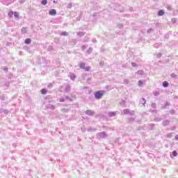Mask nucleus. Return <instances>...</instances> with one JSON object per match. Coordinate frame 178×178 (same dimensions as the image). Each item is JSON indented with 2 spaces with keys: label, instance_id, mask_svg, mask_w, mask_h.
I'll use <instances>...</instances> for the list:
<instances>
[{
  "label": "nucleus",
  "instance_id": "1",
  "mask_svg": "<svg viewBox=\"0 0 178 178\" xmlns=\"http://www.w3.org/2000/svg\"><path fill=\"white\" fill-rule=\"evenodd\" d=\"M104 96V90H99L95 93L96 99H100Z\"/></svg>",
  "mask_w": 178,
  "mask_h": 178
},
{
  "label": "nucleus",
  "instance_id": "2",
  "mask_svg": "<svg viewBox=\"0 0 178 178\" xmlns=\"http://www.w3.org/2000/svg\"><path fill=\"white\" fill-rule=\"evenodd\" d=\"M81 69H83L85 72H90V67H86V63H82L80 64Z\"/></svg>",
  "mask_w": 178,
  "mask_h": 178
},
{
  "label": "nucleus",
  "instance_id": "3",
  "mask_svg": "<svg viewBox=\"0 0 178 178\" xmlns=\"http://www.w3.org/2000/svg\"><path fill=\"white\" fill-rule=\"evenodd\" d=\"M49 15H50V16H55V15H56V10L55 9L50 10Z\"/></svg>",
  "mask_w": 178,
  "mask_h": 178
},
{
  "label": "nucleus",
  "instance_id": "4",
  "mask_svg": "<svg viewBox=\"0 0 178 178\" xmlns=\"http://www.w3.org/2000/svg\"><path fill=\"white\" fill-rule=\"evenodd\" d=\"M165 15V13L163 12V10L159 11V16H163Z\"/></svg>",
  "mask_w": 178,
  "mask_h": 178
},
{
  "label": "nucleus",
  "instance_id": "5",
  "mask_svg": "<svg viewBox=\"0 0 178 178\" xmlns=\"http://www.w3.org/2000/svg\"><path fill=\"white\" fill-rule=\"evenodd\" d=\"M40 92H41V94H42L43 95H45V94H47V89H42Z\"/></svg>",
  "mask_w": 178,
  "mask_h": 178
},
{
  "label": "nucleus",
  "instance_id": "6",
  "mask_svg": "<svg viewBox=\"0 0 178 178\" xmlns=\"http://www.w3.org/2000/svg\"><path fill=\"white\" fill-rule=\"evenodd\" d=\"M31 42V39L27 38L25 40V44H30Z\"/></svg>",
  "mask_w": 178,
  "mask_h": 178
},
{
  "label": "nucleus",
  "instance_id": "7",
  "mask_svg": "<svg viewBox=\"0 0 178 178\" xmlns=\"http://www.w3.org/2000/svg\"><path fill=\"white\" fill-rule=\"evenodd\" d=\"M13 15H14L13 11H9L8 12L9 17H13Z\"/></svg>",
  "mask_w": 178,
  "mask_h": 178
},
{
  "label": "nucleus",
  "instance_id": "8",
  "mask_svg": "<svg viewBox=\"0 0 178 178\" xmlns=\"http://www.w3.org/2000/svg\"><path fill=\"white\" fill-rule=\"evenodd\" d=\"M168 86H169V83H168V81H164L163 83V87H168Z\"/></svg>",
  "mask_w": 178,
  "mask_h": 178
},
{
  "label": "nucleus",
  "instance_id": "9",
  "mask_svg": "<svg viewBox=\"0 0 178 178\" xmlns=\"http://www.w3.org/2000/svg\"><path fill=\"white\" fill-rule=\"evenodd\" d=\"M130 113V111L129 110V109H125V110H124V113L125 114V115H127V113Z\"/></svg>",
  "mask_w": 178,
  "mask_h": 178
},
{
  "label": "nucleus",
  "instance_id": "10",
  "mask_svg": "<svg viewBox=\"0 0 178 178\" xmlns=\"http://www.w3.org/2000/svg\"><path fill=\"white\" fill-rule=\"evenodd\" d=\"M47 0H42V5H47Z\"/></svg>",
  "mask_w": 178,
  "mask_h": 178
},
{
  "label": "nucleus",
  "instance_id": "11",
  "mask_svg": "<svg viewBox=\"0 0 178 178\" xmlns=\"http://www.w3.org/2000/svg\"><path fill=\"white\" fill-rule=\"evenodd\" d=\"M14 16H15V17H19V13L15 12L14 13Z\"/></svg>",
  "mask_w": 178,
  "mask_h": 178
},
{
  "label": "nucleus",
  "instance_id": "12",
  "mask_svg": "<svg viewBox=\"0 0 178 178\" xmlns=\"http://www.w3.org/2000/svg\"><path fill=\"white\" fill-rule=\"evenodd\" d=\"M172 155L173 156H177V153L176 152V151L172 152Z\"/></svg>",
  "mask_w": 178,
  "mask_h": 178
},
{
  "label": "nucleus",
  "instance_id": "13",
  "mask_svg": "<svg viewBox=\"0 0 178 178\" xmlns=\"http://www.w3.org/2000/svg\"><path fill=\"white\" fill-rule=\"evenodd\" d=\"M61 35H67V32H63V33H61Z\"/></svg>",
  "mask_w": 178,
  "mask_h": 178
},
{
  "label": "nucleus",
  "instance_id": "14",
  "mask_svg": "<svg viewBox=\"0 0 178 178\" xmlns=\"http://www.w3.org/2000/svg\"><path fill=\"white\" fill-rule=\"evenodd\" d=\"M138 86H141L143 84V81H138Z\"/></svg>",
  "mask_w": 178,
  "mask_h": 178
}]
</instances>
